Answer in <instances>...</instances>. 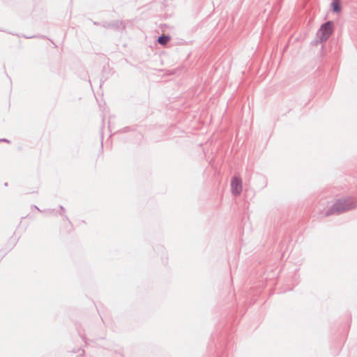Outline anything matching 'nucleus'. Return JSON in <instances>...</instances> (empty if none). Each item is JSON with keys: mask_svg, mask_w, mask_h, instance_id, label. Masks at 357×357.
Masks as SVG:
<instances>
[{"mask_svg": "<svg viewBox=\"0 0 357 357\" xmlns=\"http://www.w3.org/2000/svg\"><path fill=\"white\" fill-rule=\"evenodd\" d=\"M357 206V200L351 197L337 199L325 213V216L339 215L354 208Z\"/></svg>", "mask_w": 357, "mask_h": 357, "instance_id": "f257e3e1", "label": "nucleus"}, {"mask_svg": "<svg viewBox=\"0 0 357 357\" xmlns=\"http://www.w3.org/2000/svg\"><path fill=\"white\" fill-rule=\"evenodd\" d=\"M333 27L332 21H327L321 26L317 32V36L321 43L326 41L330 38L333 31Z\"/></svg>", "mask_w": 357, "mask_h": 357, "instance_id": "f03ea898", "label": "nucleus"}, {"mask_svg": "<svg viewBox=\"0 0 357 357\" xmlns=\"http://www.w3.org/2000/svg\"><path fill=\"white\" fill-rule=\"evenodd\" d=\"M231 187L232 194L234 195H239L242 191L241 179L237 176L233 177L231 181Z\"/></svg>", "mask_w": 357, "mask_h": 357, "instance_id": "7ed1b4c3", "label": "nucleus"}, {"mask_svg": "<svg viewBox=\"0 0 357 357\" xmlns=\"http://www.w3.org/2000/svg\"><path fill=\"white\" fill-rule=\"evenodd\" d=\"M101 25L107 29L119 30L120 29H125V26L123 25V22L120 20H114L112 22H103Z\"/></svg>", "mask_w": 357, "mask_h": 357, "instance_id": "20e7f679", "label": "nucleus"}, {"mask_svg": "<svg viewBox=\"0 0 357 357\" xmlns=\"http://www.w3.org/2000/svg\"><path fill=\"white\" fill-rule=\"evenodd\" d=\"M170 36L168 35L162 34L158 38V43L160 45H165L170 40Z\"/></svg>", "mask_w": 357, "mask_h": 357, "instance_id": "39448f33", "label": "nucleus"}, {"mask_svg": "<svg viewBox=\"0 0 357 357\" xmlns=\"http://www.w3.org/2000/svg\"><path fill=\"white\" fill-rule=\"evenodd\" d=\"M333 10L335 13H339L341 10V4L339 0H333L332 1Z\"/></svg>", "mask_w": 357, "mask_h": 357, "instance_id": "423d86ee", "label": "nucleus"}, {"mask_svg": "<svg viewBox=\"0 0 357 357\" xmlns=\"http://www.w3.org/2000/svg\"><path fill=\"white\" fill-rule=\"evenodd\" d=\"M54 209H48V210L45 211V212L48 213L50 214H52L54 213Z\"/></svg>", "mask_w": 357, "mask_h": 357, "instance_id": "0eeeda50", "label": "nucleus"}, {"mask_svg": "<svg viewBox=\"0 0 357 357\" xmlns=\"http://www.w3.org/2000/svg\"><path fill=\"white\" fill-rule=\"evenodd\" d=\"M0 142H8V143L9 142V141L8 139H1Z\"/></svg>", "mask_w": 357, "mask_h": 357, "instance_id": "6e6552de", "label": "nucleus"}, {"mask_svg": "<svg viewBox=\"0 0 357 357\" xmlns=\"http://www.w3.org/2000/svg\"><path fill=\"white\" fill-rule=\"evenodd\" d=\"M60 210L63 212L65 211V208H63V206H60Z\"/></svg>", "mask_w": 357, "mask_h": 357, "instance_id": "1a4fd4ad", "label": "nucleus"}, {"mask_svg": "<svg viewBox=\"0 0 357 357\" xmlns=\"http://www.w3.org/2000/svg\"><path fill=\"white\" fill-rule=\"evenodd\" d=\"M34 207H35L38 211H41L39 209V208H38V206H34Z\"/></svg>", "mask_w": 357, "mask_h": 357, "instance_id": "9d476101", "label": "nucleus"}, {"mask_svg": "<svg viewBox=\"0 0 357 357\" xmlns=\"http://www.w3.org/2000/svg\"><path fill=\"white\" fill-rule=\"evenodd\" d=\"M81 351H82V353H81V354H80V355H82H82H83V354H84V351H83V350H81Z\"/></svg>", "mask_w": 357, "mask_h": 357, "instance_id": "9b49d317", "label": "nucleus"}, {"mask_svg": "<svg viewBox=\"0 0 357 357\" xmlns=\"http://www.w3.org/2000/svg\"><path fill=\"white\" fill-rule=\"evenodd\" d=\"M94 24H95V25H98V24H98V23H97V22H94Z\"/></svg>", "mask_w": 357, "mask_h": 357, "instance_id": "f8f14e48", "label": "nucleus"}]
</instances>
